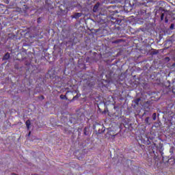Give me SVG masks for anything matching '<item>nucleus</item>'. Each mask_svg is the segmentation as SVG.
Masks as SVG:
<instances>
[{
  "instance_id": "nucleus-12",
  "label": "nucleus",
  "mask_w": 175,
  "mask_h": 175,
  "mask_svg": "<svg viewBox=\"0 0 175 175\" xmlns=\"http://www.w3.org/2000/svg\"><path fill=\"white\" fill-rule=\"evenodd\" d=\"M165 23H167V21H165Z\"/></svg>"
},
{
  "instance_id": "nucleus-10",
  "label": "nucleus",
  "mask_w": 175,
  "mask_h": 175,
  "mask_svg": "<svg viewBox=\"0 0 175 175\" xmlns=\"http://www.w3.org/2000/svg\"><path fill=\"white\" fill-rule=\"evenodd\" d=\"M60 98H62V99H64V98H62V96H60Z\"/></svg>"
},
{
  "instance_id": "nucleus-6",
  "label": "nucleus",
  "mask_w": 175,
  "mask_h": 175,
  "mask_svg": "<svg viewBox=\"0 0 175 175\" xmlns=\"http://www.w3.org/2000/svg\"><path fill=\"white\" fill-rule=\"evenodd\" d=\"M174 28V25L172 24L170 26V29H173Z\"/></svg>"
},
{
  "instance_id": "nucleus-9",
  "label": "nucleus",
  "mask_w": 175,
  "mask_h": 175,
  "mask_svg": "<svg viewBox=\"0 0 175 175\" xmlns=\"http://www.w3.org/2000/svg\"><path fill=\"white\" fill-rule=\"evenodd\" d=\"M39 20H40V18H38V22L39 23Z\"/></svg>"
},
{
  "instance_id": "nucleus-13",
  "label": "nucleus",
  "mask_w": 175,
  "mask_h": 175,
  "mask_svg": "<svg viewBox=\"0 0 175 175\" xmlns=\"http://www.w3.org/2000/svg\"><path fill=\"white\" fill-rule=\"evenodd\" d=\"M154 54H155V51L154 52Z\"/></svg>"
},
{
  "instance_id": "nucleus-5",
  "label": "nucleus",
  "mask_w": 175,
  "mask_h": 175,
  "mask_svg": "<svg viewBox=\"0 0 175 175\" xmlns=\"http://www.w3.org/2000/svg\"><path fill=\"white\" fill-rule=\"evenodd\" d=\"M139 102H140V98H137L136 100H135V103H136V105H138Z\"/></svg>"
},
{
  "instance_id": "nucleus-11",
  "label": "nucleus",
  "mask_w": 175,
  "mask_h": 175,
  "mask_svg": "<svg viewBox=\"0 0 175 175\" xmlns=\"http://www.w3.org/2000/svg\"><path fill=\"white\" fill-rule=\"evenodd\" d=\"M33 175H38V174H33Z\"/></svg>"
},
{
  "instance_id": "nucleus-1",
  "label": "nucleus",
  "mask_w": 175,
  "mask_h": 175,
  "mask_svg": "<svg viewBox=\"0 0 175 175\" xmlns=\"http://www.w3.org/2000/svg\"><path fill=\"white\" fill-rule=\"evenodd\" d=\"M82 14L77 12L74 14V16H72V18H79V17H81Z\"/></svg>"
},
{
  "instance_id": "nucleus-2",
  "label": "nucleus",
  "mask_w": 175,
  "mask_h": 175,
  "mask_svg": "<svg viewBox=\"0 0 175 175\" xmlns=\"http://www.w3.org/2000/svg\"><path fill=\"white\" fill-rule=\"evenodd\" d=\"M98 8H99V5L98 4H96L93 8V12H94V13H96V12H98Z\"/></svg>"
},
{
  "instance_id": "nucleus-3",
  "label": "nucleus",
  "mask_w": 175,
  "mask_h": 175,
  "mask_svg": "<svg viewBox=\"0 0 175 175\" xmlns=\"http://www.w3.org/2000/svg\"><path fill=\"white\" fill-rule=\"evenodd\" d=\"M10 57V55L9 53H6L3 57V59H9V58Z\"/></svg>"
},
{
  "instance_id": "nucleus-8",
  "label": "nucleus",
  "mask_w": 175,
  "mask_h": 175,
  "mask_svg": "<svg viewBox=\"0 0 175 175\" xmlns=\"http://www.w3.org/2000/svg\"><path fill=\"white\" fill-rule=\"evenodd\" d=\"M30 135H31V132L29 133V136H30Z\"/></svg>"
},
{
  "instance_id": "nucleus-4",
  "label": "nucleus",
  "mask_w": 175,
  "mask_h": 175,
  "mask_svg": "<svg viewBox=\"0 0 175 175\" xmlns=\"http://www.w3.org/2000/svg\"><path fill=\"white\" fill-rule=\"evenodd\" d=\"M25 124H26L27 129H29V126H31V121L27 120Z\"/></svg>"
},
{
  "instance_id": "nucleus-7",
  "label": "nucleus",
  "mask_w": 175,
  "mask_h": 175,
  "mask_svg": "<svg viewBox=\"0 0 175 175\" xmlns=\"http://www.w3.org/2000/svg\"><path fill=\"white\" fill-rule=\"evenodd\" d=\"M163 14H161V20H163Z\"/></svg>"
}]
</instances>
